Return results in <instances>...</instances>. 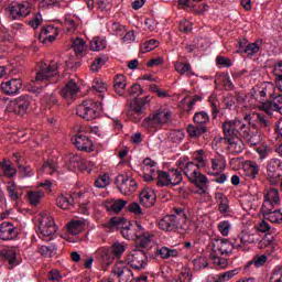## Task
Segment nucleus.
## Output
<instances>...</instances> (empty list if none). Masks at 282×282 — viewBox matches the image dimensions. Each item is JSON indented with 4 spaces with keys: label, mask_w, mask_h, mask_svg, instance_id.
Returning a JSON list of instances; mask_svg holds the SVG:
<instances>
[{
    "label": "nucleus",
    "mask_w": 282,
    "mask_h": 282,
    "mask_svg": "<svg viewBox=\"0 0 282 282\" xmlns=\"http://www.w3.org/2000/svg\"><path fill=\"white\" fill-rule=\"evenodd\" d=\"M178 169L183 171L186 177L197 186V193L199 195H204V197H208V192L206 191V185L208 184V177L202 172H199L200 167H198L195 163L188 161V158H181L176 162Z\"/></svg>",
    "instance_id": "obj_1"
},
{
    "label": "nucleus",
    "mask_w": 282,
    "mask_h": 282,
    "mask_svg": "<svg viewBox=\"0 0 282 282\" xmlns=\"http://www.w3.org/2000/svg\"><path fill=\"white\" fill-rule=\"evenodd\" d=\"M239 119L226 121L223 124V131L225 133V140L227 142V148L230 153H241L246 145L239 135H241V130L238 128Z\"/></svg>",
    "instance_id": "obj_2"
},
{
    "label": "nucleus",
    "mask_w": 282,
    "mask_h": 282,
    "mask_svg": "<svg viewBox=\"0 0 282 282\" xmlns=\"http://www.w3.org/2000/svg\"><path fill=\"white\" fill-rule=\"evenodd\" d=\"M245 107L248 109H260V111H264L268 116H272V113H280L282 116V95L276 94L271 101H259L258 98L251 97L248 99V96L245 99Z\"/></svg>",
    "instance_id": "obj_3"
},
{
    "label": "nucleus",
    "mask_w": 282,
    "mask_h": 282,
    "mask_svg": "<svg viewBox=\"0 0 282 282\" xmlns=\"http://www.w3.org/2000/svg\"><path fill=\"white\" fill-rule=\"evenodd\" d=\"M59 69L61 66L57 62L53 61L50 64L40 63L39 70L35 75L36 85H41V83H43L44 87H47L50 83H57Z\"/></svg>",
    "instance_id": "obj_4"
},
{
    "label": "nucleus",
    "mask_w": 282,
    "mask_h": 282,
    "mask_svg": "<svg viewBox=\"0 0 282 282\" xmlns=\"http://www.w3.org/2000/svg\"><path fill=\"white\" fill-rule=\"evenodd\" d=\"M170 120L171 111L166 109H159L143 119L141 127L142 129H145V131H158V129H162L164 124H169Z\"/></svg>",
    "instance_id": "obj_5"
},
{
    "label": "nucleus",
    "mask_w": 282,
    "mask_h": 282,
    "mask_svg": "<svg viewBox=\"0 0 282 282\" xmlns=\"http://www.w3.org/2000/svg\"><path fill=\"white\" fill-rule=\"evenodd\" d=\"M273 74L275 76V85L272 82H265L259 91L260 101L262 102L263 98L272 99L276 95V89L282 93V61L274 65Z\"/></svg>",
    "instance_id": "obj_6"
},
{
    "label": "nucleus",
    "mask_w": 282,
    "mask_h": 282,
    "mask_svg": "<svg viewBox=\"0 0 282 282\" xmlns=\"http://www.w3.org/2000/svg\"><path fill=\"white\" fill-rule=\"evenodd\" d=\"M39 221V237L42 239V241H52L57 230L56 224L54 223V217L44 212L40 215Z\"/></svg>",
    "instance_id": "obj_7"
},
{
    "label": "nucleus",
    "mask_w": 282,
    "mask_h": 282,
    "mask_svg": "<svg viewBox=\"0 0 282 282\" xmlns=\"http://www.w3.org/2000/svg\"><path fill=\"white\" fill-rule=\"evenodd\" d=\"M138 224L140 223H135L134 225H132L131 223L127 221V219L122 218V217H112L109 221V225L112 228H117L118 230H121V235L123 237V239H128V240H134L138 237Z\"/></svg>",
    "instance_id": "obj_8"
},
{
    "label": "nucleus",
    "mask_w": 282,
    "mask_h": 282,
    "mask_svg": "<svg viewBox=\"0 0 282 282\" xmlns=\"http://www.w3.org/2000/svg\"><path fill=\"white\" fill-rule=\"evenodd\" d=\"M100 111H102L100 104L93 99L84 100L76 109L77 116L84 120H96V118H100Z\"/></svg>",
    "instance_id": "obj_9"
},
{
    "label": "nucleus",
    "mask_w": 282,
    "mask_h": 282,
    "mask_svg": "<svg viewBox=\"0 0 282 282\" xmlns=\"http://www.w3.org/2000/svg\"><path fill=\"white\" fill-rule=\"evenodd\" d=\"M126 251L127 243L117 241L112 243L110 250L107 248L99 249L98 254L105 263H111L113 259H121Z\"/></svg>",
    "instance_id": "obj_10"
},
{
    "label": "nucleus",
    "mask_w": 282,
    "mask_h": 282,
    "mask_svg": "<svg viewBox=\"0 0 282 282\" xmlns=\"http://www.w3.org/2000/svg\"><path fill=\"white\" fill-rule=\"evenodd\" d=\"M116 186L121 195H132L138 191V181L128 174H119L116 178Z\"/></svg>",
    "instance_id": "obj_11"
},
{
    "label": "nucleus",
    "mask_w": 282,
    "mask_h": 282,
    "mask_svg": "<svg viewBox=\"0 0 282 282\" xmlns=\"http://www.w3.org/2000/svg\"><path fill=\"white\" fill-rule=\"evenodd\" d=\"M126 261L130 268L142 270L147 268L148 257L142 249H132L126 257Z\"/></svg>",
    "instance_id": "obj_12"
},
{
    "label": "nucleus",
    "mask_w": 282,
    "mask_h": 282,
    "mask_svg": "<svg viewBox=\"0 0 282 282\" xmlns=\"http://www.w3.org/2000/svg\"><path fill=\"white\" fill-rule=\"evenodd\" d=\"M279 206H281V194H279V189H267L264 192V200L262 204L261 213H269V210H274V208Z\"/></svg>",
    "instance_id": "obj_13"
},
{
    "label": "nucleus",
    "mask_w": 282,
    "mask_h": 282,
    "mask_svg": "<svg viewBox=\"0 0 282 282\" xmlns=\"http://www.w3.org/2000/svg\"><path fill=\"white\" fill-rule=\"evenodd\" d=\"M209 248V254L228 257L229 254H232V250H235V245L227 239H221L212 241Z\"/></svg>",
    "instance_id": "obj_14"
},
{
    "label": "nucleus",
    "mask_w": 282,
    "mask_h": 282,
    "mask_svg": "<svg viewBox=\"0 0 282 282\" xmlns=\"http://www.w3.org/2000/svg\"><path fill=\"white\" fill-rule=\"evenodd\" d=\"M32 12V4L28 1L15 3L7 9L9 19L17 20L28 17Z\"/></svg>",
    "instance_id": "obj_15"
},
{
    "label": "nucleus",
    "mask_w": 282,
    "mask_h": 282,
    "mask_svg": "<svg viewBox=\"0 0 282 282\" xmlns=\"http://www.w3.org/2000/svg\"><path fill=\"white\" fill-rule=\"evenodd\" d=\"M10 105L17 116H26L32 109V98L28 95H22L11 101Z\"/></svg>",
    "instance_id": "obj_16"
},
{
    "label": "nucleus",
    "mask_w": 282,
    "mask_h": 282,
    "mask_svg": "<svg viewBox=\"0 0 282 282\" xmlns=\"http://www.w3.org/2000/svg\"><path fill=\"white\" fill-rule=\"evenodd\" d=\"M238 129H240V138H243L249 147H257L261 142V135L257 132H252L250 124L238 119Z\"/></svg>",
    "instance_id": "obj_17"
},
{
    "label": "nucleus",
    "mask_w": 282,
    "mask_h": 282,
    "mask_svg": "<svg viewBox=\"0 0 282 282\" xmlns=\"http://www.w3.org/2000/svg\"><path fill=\"white\" fill-rule=\"evenodd\" d=\"M171 216L177 218V223L181 224V232H195L197 230V224L195 221L188 223L184 209L174 208V214H171Z\"/></svg>",
    "instance_id": "obj_18"
},
{
    "label": "nucleus",
    "mask_w": 282,
    "mask_h": 282,
    "mask_svg": "<svg viewBox=\"0 0 282 282\" xmlns=\"http://www.w3.org/2000/svg\"><path fill=\"white\" fill-rule=\"evenodd\" d=\"M141 171L143 173V180L145 182H153V180L158 177V173L160 172L158 170V163L149 158L143 160L141 164Z\"/></svg>",
    "instance_id": "obj_19"
},
{
    "label": "nucleus",
    "mask_w": 282,
    "mask_h": 282,
    "mask_svg": "<svg viewBox=\"0 0 282 282\" xmlns=\"http://www.w3.org/2000/svg\"><path fill=\"white\" fill-rule=\"evenodd\" d=\"M134 241L140 248H149L155 241V235L147 231L142 225L137 224V238H134Z\"/></svg>",
    "instance_id": "obj_20"
},
{
    "label": "nucleus",
    "mask_w": 282,
    "mask_h": 282,
    "mask_svg": "<svg viewBox=\"0 0 282 282\" xmlns=\"http://www.w3.org/2000/svg\"><path fill=\"white\" fill-rule=\"evenodd\" d=\"M158 227L164 232H177L182 230V224L177 221L175 216L166 215L159 220Z\"/></svg>",
    "instance_id": "obj_21"
},
{
    "label": "nucleus",
    "mask_w": 282,
    "mask_h": 282,
    "mask_svg": "<svg viewBox=\"0 0 282 282\" xmlns=\"http://www.w3.org/2000/svg\"><path fill=\"white\" fill-rule=\"evenodd\" d=\"M113 276L119 279V282H131L133 281V272L127 264L122 261L117 262L112 268Z\"/></svg>",
    "instance_id": "obj_22"
},
{
    "label": "nucleus",
    "mask_w": 282,
    "mask_h": 282,
    "mask_svg": "<svg viewBox=\"0 0 282 282\" xmlns=\"http://www.w3.org/2000/svg\"><path fill=\"white\" fill-rule=\"evenodd\" d=\"M226 158L224 155H216L210 159V166L207 164L205 171L208 175H221L226 171Z\"/></svg>",
    "instance_id": "obj_23"
},
{
    "label": "nucleus",
    "mask_w": 282,
    "mask_h": 282,
    "mask_svg": "<svg viewBox=\"0 0 282 282\" xmlns=\"http://www.w3.org/2000/svg\"><path fill=\"white\" fill-rule=\"evenodd\" d=\"M72 142L75 144L78 151H85L86 153H91V151H94V142L91 139H89V137L83 133H77L72 139Z\"/></svg>",
    "instance_id": "obj_24"
},
{
    "label": "nucleus",
    "mask_w": 282,
    "mask_h": 282,
    "mask_svg": "<svg viewBox=\"0 0 282 282\" xmlns=\"http://www.w3.org/2000/svg\"><path fill=\"white\" fill-rule=\"evenodd\" d=\"M19 231L17 227L10 221H3L0 224V239L2 241H12V239H17Z\"/></svg>",
    "instance_id": "obj_25"
},
{
    "label": "nucleus",
    "mask_w": 282,
    "mask_h": 282,
    "mask_svg": "<svg viewBox=\"0 0 282 282\" xmlns=\"http://www.w3.org/2000/svg\"><path fill=\"white\" fill-rule=\"evenodd\" d=\"M245 120H247L249 124H254L256 127H259V129H269L270 127V120H268V117L261 112L246 115Z\"/></svg>",
    "instance_id": "obj_26"
},
{
    "label": "nucleus",
    "mask_w": 282,
    "mask_h": 282,
    "mask_svg": "<svg viewBox=\"0 0 282 282\" xmlns=\"http://www.w3.org/2000/svg\"><path fill=\"white\" fill-rule=\"evenodd\" d=\"M22 87L23 82L19 78H12L1 83V89L7 96H14V94H19Z\"/></svg>",
    "instance_id": "obj_27"
},
{
    "label": "nucleus",
    "mask_w": 282,
    "mask_h": 282,
    "mask_svg": "<svg viewBox=\"0 0 282 282\" xmlns=\"http://www.w3.org/2000/svg\"><path fill=\"white\" fill-rule=\"evenodd\" d=\"M139 199L142 206H145V208H151V206H155V199H158V195L153 188L144 187L139 194Z\"/></svg>",
    "instance_id": "obj_28"
},
{
    "label": "nucleus",
    "mask_w": 282,
    "mask_h": 282,
    "mask_svg": "<svg viewBox=\"0 0 282 282\" xmlns=\"http://www.w3.org/2000/svg\"><path fill=\"white\" fill-rule=\"evenodd\" d=\"M267 173L271 180H279L282 176L281 159H271L267 164Z\"/></svg>",
    "instance_id": "obj_29"
},
{
    "label": "nucleus",
    "mask_w": 282,
    "mask_h": 282,
    "mask_svg": "<svg viewBox=\"0 0 282 282\" xmlns=\"http://www.w3.org/2000/svg\"><path fill=\"white\" fill-rule=\"evenodd\" d=\"M78 91H80V87H78V84L75 80L70 79L62 88L59 94L65 100H72V98H74Z\"/></svg>",
    "instance_id": "obj_30"
},
{
    "label": "nucleus",
    "mask_w": 282,
    "mask_h": 282,
    "mask_svg": "<svg viewBox=\"0 0 282 282\" xmlns=\"http://www.w3.org/2000/svg\"><path fill=\"white\" fill-rule=\"evenodd\" d=\"M56 36H58V29L53 25L44 26L40 32L41 43H54V41H56Z\"/></svg>",
    "instance_id": "obj_31"
},
{
    "label": "nucleus",
    "mask_w": 282,
    "mask_h": 282,
    "mask_svg": "<svg viewBox=\"0 0 282 282\" xmlns=\"http://www.w3.org/2000/svg\"><path fill=\"white\" fill-rule=\"evenodd\" d=\"M254 243V235L242 234L238 236L234 242V247L237 250H250V245Z\"/></svg>",
    "instance_id": "obj_32"
},
{
    "label": "nucleus",
    "mask_w": 282,
    "mask_h": 282,
    "mask_svg": "<svg viewBox=\"0 0 282 282\" xmlns=\"http://www.w3.org/2000/svg\"><path fill=\"white\" fill-rule=\"evenodd\" d=\"M80 161H82L80 155L74 154V153L67 154L64 158L65 171H76V169H79L80 166Z\"/></svg>",
    "instance_id": "obj_33"
},
{
    "label": "nucleus",
    "mask_w": 282,
    "mask_h": 282,
    "mask_svg": "<svg viewBox=\"0 0 282 282\" xmlns=\"http://www.w3.org/2000/svg\"><path fill=\"white\" fill-rule=\"evenodd\" d=\"M56 206L62 210H72L74 208V197L69 194H59L56 198Z\"/></svg>",
    "instance_id": "obj_34"
},
{
    "label": "nucleus",
    "mask_w": 282,
    "mask_h": 282,
    "mask_svg": "<svg viewBox=\"0 0 282 282\" xmlns=\"http://www.w3.org/2000/svg\"><path fill=\"white\" fill-rule=\"evenodd\" d=\"M113 89L118 96H124V91L127 89V77L123 74L115 75Z\"/></svg>",
    "instance_id": "obj_35"
},
{
    "label": "nucleus",
    "mask_w": 282,
    "mask_h": 282,
    "mask_svg": "<svg viewBox=\"0 0 282 282\" xmlns=\"http://www.w3.org/2000/svg\"><path fill=\"white\" fill-rule=\"evenodd\" d=\"M156 254H159L161 259H177V257H180V250L175 248L160 247L156 250Z\"/></svg>",
    "instance_id": "obj_36"
},
{
    "label": "nucleus",
    "mask_w": 282,
    "mask_h": 282,
    "mask_svg": "<svg viewBox=\"0 0 282 282\" xmlns=\"http://www.w3.org/2000/svg\"><path fill=\"white\" fill-rule=\"evenodd\" d=\"M7 191L9 193V197L13 202H17V199H19L23 195V187L18 186V184L14 182L7 183Z\"/></svg>",
    "instance_id": "obj_37"
},
{
    "label": "nucleus",
    "mask_w": 282,
    "mask_h": 282,
    "mask_svg": "<svg viewBox=\"0 0 282 282\" xmlns=\"http://www.w3.org/2000/svg\"><path fill=\"white\" fill-rule=\"evenodd\" d=\"M245 174L250 180H254L259 175V165L252 161H246L242 165Z\"/></svg>",
    "instance_id": "obj_38"
},
{
    "label": "nucleus",
    "mask_w": 282,
    "mask_h": 282,
    "mask_svg": "<svg viewBox=\"0 0 282 282\" xmlns=\"http://www.w3.org/2000/svg\"><path fill=\"white\" fill-rule=\"evenodd\" d=\"M237 54H247L248 58H252L256 54L261 52V45H259V41L247 44L245 50H237Z\"/></svg>",
    "instance_id": "obj_39"
},
{
    "label": "nucleus",
    "mask_w": 282,
    "mask_h": 282,
    "mask_svg": "<svg viewBox=\"0 0 282 282\" xmlns=\"http://www.w3.org/2000/svg\"><path fill=\"white\" fill-rule=\"evenodd\" d=\"M191 162L194 163L198 169H203L204 171L208 169V161H206V156H204V150H197L196 152H194L193 161Z\"/></svg>",
    "instance_id": "obj_40"
},
{
    "label": "nucleus",
    "mask_w": 282,
    "mask_h": 282,
    "mask_svg": "<svg viewBox=\"0 0 282 282\" xmlns=\"http://www.w3.org/2000/svg\"><path fill=\"white\" fill-rule=\"evenodd\" d=\"M150 101H151V98L149 97L134 98L130 107L134 111V113H142V111H144L147 105H149Z\"/></svg>",
    "instance_id": "obj_41"
},
{
    "label": "nucleus",
    "mask_w": 282,
    "mask_h": 282,
    "mask_svg": "<svg viewBox=\"0 0 282 282\" xmlns=\"http://www.w3.org/2000/svg\"><path fill=\"white\" fill-rule=\"evenodd\" d=\"M215 199H216V203L218 204L219 213L221 214L229 213L230 205L228 204V198L226 197V195H224V193H216Z\"/></svg>",
    "instance_id": "obj_42"
},
{
    "label": "nucleus",
    "mask_w": 282,
    "mask_h": 282,
    "mask_svg": "<svg viewBox=\"0 0 282 282\" xmlns=\"http://www.w3.org/2000/svg\"><path fill=\"white\" fill-rule=\"evenodd\" d=\"M264 219L271 224H282V213L281 209H272L269 212H262Z\"/></svg>",
    "instance_id": "obj_43"
},
{
    "label": "nucleus",
    "mask_w": 282,
    "mask_h": 282,
    "mask_svg": "<svg viewBox=\"0 0 282 282\" xmlns=\"http://www.w3.org/2000/svg\"><path fill=\"white\" fill-rule=\"evenodd\" d=\"M26 196L31 206H39V204H41V199L45 197V192L42 189L30 191L26 193Z\"/></svg>",
    "instance_id": "obj_44"
},
{
    "label": "nucleus",
    "mask_w": 282,
    "mask_h": 282,
    "mask_svg": "<svg viewBox=\"0 0 282 282\" xmlns=\"http://www.w3.org/2000/svg\"><path fill=\"white\" fill-rule=\"evenodd\" d=\"M124 206H127V200L124 199H112L106 204L109 213H120Z\"/></svg>",
    "instance_id": "obj_45"
},
{
    "label": "nucleus",
    "mask_w": 282,
    "mask_h": 282,
    "mask_svg": "<svg viewBox=\"0 0 282 282\" xmlns=\"http://www.w3.org/2000/svg\"><path fill=\"white\" fill-rule=\"evenodd\" d=\"M43 173L46 175H54V173H58V163L56 159H51L42 165Z\"/></svg>",
    "instance_id": "obj_46"
},
{
    "label": "nucleus",
    "mask_w": 282,
    "mask_h": 282,
    "mask_svg": "<svg viewBox=\"0 0 282 282\" xmlns=\"http://www.w3.org/2000/svg\"><path fill=\"white\" fill-rule=\"evenodd\" d=\"M93 89H95V91H98V94H100L101 100H105V94L108 89L107 83H105L100 78H95L93 80Z\"/></svg>",
    "instance_id": "obj_47"
},
{
    "label": "nucleus",
    "mask_w": 282,
    "mask_h": 282,
    "mask_svg": "<svg viewBox=\"0 0 282 282\" xmlns=\"http://www.w3.org/2000/svg\"><path fill=\"white\" fill-rule=\"evenodd\" d=\"M83 228H85L83 220H73L67 225V230L70 235H80Z\"/></svg>",
    "instance_id": "obj_48"
},
{
    "label": "nucleus",
    "mask_w": 282,
    "mask_h": 282,
    "mask_svg": "<svg viewBox=\"0 0 282 282\" xmlns=\"http://www.w3.org/2000/svg\"><path fill=\"white\" fill-rule=\"evenodd\" d=\"M174 67L175 72H177L182 76H184V74H186V76H193V69L191 67V64L188 63L176 62L174 64Z\"/></svg>",
    "instance_id": "obj_49"
},
{
    "label": "nucleus",
    "mask_w": 282,
    "mask_h": 282,
    "mask_svg": "<svg viewBox=\"0 0 282 282\" xmlns=\"http://www.w3.org/2000/svg\"><path fill=\"white\" fill-rule=\"evenodd\" d=\"M187 133L189 138H199L200 135H204L206 133V126H188L187 127Z\"/></svg>",
    "instance_id": "obj_50"
},
{
    "label": "nucleus",
    "mask_w": 282,
    "mask_h": 282,
    "mask_svg": "<svg viewBox=\"0 0 282 282\" xmlns=\"http://www.w3.org/2000/svg\"><path fill=\"white\" fill-rule=\"evenodd\" d=\"M90 47L93 52H100V50H105V47H107V40L102 36L94 37L90 42Z\"/></svg>",
    "instance_id": "obj_51"
},
{
    "label": "nucleus",
    "mask_w": 282,
    "mask_h": 282,
    "mask_svg": "<svg viewBox=\"0 0 282 282\" xmlns=\"http://www.w3.org/2000/svg\"><path fill=\"white\" fill-rule=\"evenodd\" d=\"M167 173L170 175L171 186H177V184H182V172L176 169H172Z\"/></svg>",
    "instance_id": "obj_52"
},
{
    "label": "nucleus",
    "mask_w": 282,
    "mask_h": 282,
    "mask_svg": "<svg viewBox=\"0 0 282 282\" xmlns=\"http://www.w3.org/2000/svg\"><path fill=\"white\" fill-rule=\"evenodd\" d=\"M111 184V177L109 174H101L95 181L96 188H107Z\"/></svg>",
    "instance_id": "obj_53"
},
{
    "label": "nucleus",
    "mask_w": 282,
    "mask_h": 282,
    "mask_svg": "<svg viewBox=\"0 0 282 282\" xmlns=\"http://www.w3.org/2000/svg\"><path fill=\"white\" fill-rule=\"evenodd\" d=\"M156 180L158 186H171V176L169 175V172H158Z\"/></svg>",
    "instance_id": "obj_54"
},
{
    "label": "nucleus",
    "mask_w": 282,
    "mask_h": 282,
    "mask_svg": "<svg viewBox=\"0 0 282 282\" xmlns=\"http://www.w3.org/2000/svg\"><path fill=\"white\" fill-rule=\"evenodd\" d=\"M72 47L75 52V54H83V52H85V50H87V44L83 41V39L77 37L75 40H73V44Z\"/></svg>",
    "instance_id": "obj_55"
},
{
    "label": "nucleus",
    "mask_w": 282,
    "mask_h": 282,
    "mask_svg": "<svg viewBox=\"0 0 282 282\" xmlns=\"http://www.w3.org/2000/svg\"><path fill=\"white\" fill-rule=\"evenodd\" d=\"M210 120L208 117V113L206 111L196 112L194 115V122L195 124H198L200 127H204L207 124V122Z\"/></svg>",
    "instance_id": "obj_56"
},
{
    "label": "nucleus",
    "mask_w": 282,
    "mask_h": 282,
    "mask_svg": "<svg viewBox=\"0 0 282 282\" xmlns=\"http://www.w3.org/2000/svg\"><path fill=\"white\" fill-rule=\"evenodd\" d=\"M256 151L260 160H265L272 153V148L265 143H262L256 149Z\"/></svg>",
    "instance_id": "obj_57"
},
{
    "label": "nucleus",
    "mask_w": 282,
    "mask_h": 282,
    "mask_svg": "<svg viewBox=\"0 0 282 282\" xmlns=\"http://www.w3.org/2000/svg\"><path fill=\"white\" fill-rule=\"evenodd\" d=\"M56 245L41 246L39 249L40 254L42 257H54L56 254Z\"/></svg>",
    "instance_id": "obj_58"
},
{
    "label": "nucleus",
    "mask_w": 282,
    "mask_h": 282,
    "mask_svg": "<svg viewBox=\"0 0 282 282\" xmlns=\"http://www.w3.org/2000/svg\"><path fill=\"white\" fill-rule=\"evenodd\" d=\"M160 45V42L158 40H149L141 44V52L142 54H147L148 52H153L155 47Z\"/></svg>",
    "instance_id": "obj_59"
},
{
    "label": "nucleus",
    "mask_w": 282,
    "mask_h": 282,
    "mask_svg": "<svg viewBox=\"0 0 282 282\" xmlns=\"http://www.w3.org/2000/svg\"><path fill=\"white\" fill-rule=\"evenodd\" d=\"M1 169L6 177H14V174L17 173L14 167H12V163L10 161H3L1 163Z\"/></svg>",
    "instance_id": "obj_60"
},
{
    "label": "nucleus",
    "mask_w": 282,
    "mask_h": 282,
    "mask_svg": "<svg viewBox=\"0 0 282 282\" xmlns=\"http://www.w3.org/2000/svg\"><path fill=\"white\" fill-rule=\"evenodd\" d=\"M232 228V224L228 220H221L218 223V231L223 237H228L230 235V229Z\"/></svg>",
    "instance_id": "obj_61"
},
{
    "label": "nucleus",
    "mask_w": 282,
    "mask_h": 282,
    "mask_svg": "<svg viewBox=\"0 0 282 282\" xmlns=\"http://www.w3.org/2000/svg\"><path fill=\"white\" fill-rule=\"evenodd\" d=\"M209 259L213 261V263L216 268L224 269L228 265V260L221 258V256L209 253Z\"/></svg>",
    "instance_id": "obj_62"
},
{
    "label": "nucleus",
    "mask_w": 282,
    "mask_h": 282,
    "mask_svg": "<svg viewBox=\"0 0 282 282\" xmlns=\"http://www.w3.org/2000/svg\"><path fill=\"white\" fill-rule=\"evenodd\" d=\"M237 274H239V270L234 269V270L220 273L219 275H216V278L218 279V282H226V281H230L232 276H237Z\"/></svg>",
    "instance_id": "obj_63"
},
{
    "label": "nucleus",
    "mask_w": 282,
    "mask_h": 282,
    "mask_svg": "<svg viewBox=\"0 0 282 282\" xmlns=\"http://www.w3.org/2000/svg\"><path fill=\"white\" fill-rule=\"evenodd\" d=\"M58 102V97L54 94H47L42 98V105H45L46 107H54Z\"/></svg>",
    "instance_id": "obj_64"
}]
</instances>
